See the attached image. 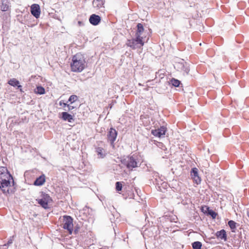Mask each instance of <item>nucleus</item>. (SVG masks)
<instances>
[{
	"instance_id": "nucleus-26",
	"label": "nucleus",
	"mask_w": 249,
	"mask_h": 249,
	"mask_svg": "<svg viewBox=\"0 0 249 249\" xmlns=\"http://www.w3.org/2000/svg\"><path fill=\"white\" fill-rule=\"evenodd\" d=\"M122 189V184L120 182L116 183V189L117 191H121Z\"/></svg>"
},
{
	"instance_id": "nucleus-21",
	"label": "nucleus",
	"mask_w": 249,
	"mask_h": 249,
	"mask_svg": "<svg viewBox=\"0 0 249 249\" xmlns=\"http://www.w3.org/2000/svg\"><path fill=\"white\" fill-rule=\"evenodd\" d=\"M201 243L199 241L195 242L192 244L193 249H201Z\"/></svg>"
},
{
	"instance_id": "nucleus-10",
	"label": "nucleus",
	"mask_w": 249,
	"mask_h": 249,
	"mask_svg": "<svg viewBox=\"0 0 249 249\" xmlns=\"http://www.w3.org/2000/svg\"><path fill=\"white\" fill-rule=\"evenodd\" d=\"M117 135V132L116 130L113 128H111L107 134V138L108 141L110 142L111 144H112L115 141Z\"/></svg>"
},
{
	"instance_id": "nucleus-17",
	"label": "nucleus",
	"mask_w": 249,
	"mask_h": 249,
	"mask_svg": "<svg viewBox=\"0 0 249 249\" xmlns=\"http://www.w3.org/2000/svg\"><path fill=\"white\" fill-rule=\"evenodd\" d=\"M216 235L218 238L221 239H224V240H226V233L225 231L224 230L217 231L216 233Z\"/></svg>"
},
{
	"instance_id": "nucleus-15",
	"label": "nucleus",
	"mask_w": 249,
	"mask_h": 249,
	"mask_svg": "<svg viewBox=\"0 0 249 249\" xmlns=\"http://www.w3.org/2000/svg\"><path fill=\"white\" fill-rule=\"evenodd\" d=\"M45 181V178L44 175L41 176L36 179L34 184L36 186L42 185Z\"/></svg>"
},
{
	"instance_id": "nucleus-2",
	"label": "nucleus",
	"mask_w": 249,
	"mask_h": 249,
	"mask_svg": "<svg viewBox=\"0 0 249 249\" xmlns=\"http://www.w3.org/2000/svg\"><path fill=\"white\" fill-rule=\"evenodd\" d=\"M71 71L73 72H80L86 67L84 56L81 53H77L72 58L71 64Z\"/></svg>"
},
{
	"instance_id": "nucleus-32",
	"label": "nucleus",
	"mask_w": 249,
	"mask_h": 249,
	"mask_svg": "<svg viewBox=\"0 0 249 249\" xmlns=\"http://www.w3.org/2000/svg\"><path fill=\"white\" fill-rule=\"evenodd\" d=\"M11 243H12V241H8V244H11Z\"/></svg>"
},
{
	"instance_id": "nucleus-29",
	"label": "nucleus",
	"mask_w": 249,
	"mask_h": 249,
	"mask_svg": "<svg viewBox=\"0 0 249 249\" xmlns=\"http://www.w3.org/2000/svg\"><path fill=\"white\" fill-rule=\"evenodd\" d=\"M59 104L60 106H63L64 107H66L67 105V104L65 103L63 101H60Z\"/></svg>"
},
{
	"instance_id": "nucleus-23",
	"label": "nucleus",
	"mask_w": 249,
	"mask_h": 249,
	"mask_svg": "<svg viewBox=\"0 0 249 249\" xmlns=\"http://www.w3.org/2000/svg\"><path fill=\"white\" fill-rule=\"evenodd\" d=\"M178 64H180L181 65H182V67H181V69L182 71H183L186 74H188L189 71V69L187 66V65L186 63L184 65V64L182 63H178Z\"/></svg>"
},
{
	"instance_id": "nucleus-11",
	"label": "nucleus",
	"mask_w": 249,
	"mask_h": 249,
	"mask_svg": "<svg viewBox=\"0 0 249 249\" xmlns=\"http://www.w3.org/2000/svg\"><path fill=\"white\" fill-rule=\"evenodd\" d=\"M89 21L91 24L97 25L100 22L101 18L98 15L92 14L90 16Z\"/></svg>"
},
{
	"instance_id": "nucleus-30",
	"label": "nucleus",
	"mask_w": 249,
	"mask_h": 249,
	"mask_svg": "<svg viewBox=\"0 0 249 249\" xmlns=\"http://www.w3.org/2000/svg\"><path fill=\"white\" fill-rule=\"evenodd\" d=\"M78 23L79 26H81V25H83L82 22L81 21H78Z\"/></svg>"
},
{
	"instance_id": "nucleus-14",
	"label": "nucleus",
	"mask_w": 249,
	"mask_h": 249,
	"mask_svg": "<svg viewBox=\"0 0 249 249\" xmlns=\"http://www.w3.org/2000/svg\"><path fill=\"white\" fill-rule=\"evenodd\" d=\"M191 176L195 180V181L197 184H199L200 183L201 179L200 178L198 177L197 170L196 168H193L191 172Z\"/></svg>"
},
{
	"instance_id": "nucleus-9",
	"label": "nucleus",
	"mask_w": 249,
	"mask_h": 249,
	"mask_svg": "<svg viewBox=\"0 0 249 249\" xmlns=\"http://www.w3.org/2000/svg\"><path fill=\"white\" fill-rule=\"evenodd\" d=\"M166 131V129L164 126H161L159 129L152 130L151 133L155 136L160 138L165 135Z\"/></svg>"
},
{
	"instance_id": "nucleus-7",
	"label": "nucleus",
	"mask_w": 249,
	"mask_h": 249,
	"mask_svg": "<svg viewBox=\"0 0 249 249\" xmlns=\"http://www.w3.org/2000/svg\"><path fill=\"white\" fill-rule=\"evenodd\" d=\"M148 33L144 30L142 25L141 23H138L137 25V30L135 34V36L146 39L148 37Z\"/></svg>"
},
{
	"instance_id": "nucleus-13",
	"label": "nucleus",
	"mask_w": 249,
	"mask_h": 249,
	"mask_svg": "<svg viewBox=\"0 0 249 249\" xmlns=\"http://www.w3.org/2000/svg\"><path fill=\"white\" fill-rule=\"evenodd\" d=\"M95 149L98 158H104L106 156L107 152L104 148L98 147H96Z\"/></svg>"
},
{
	"instance_id": "nucleus-12",
	"label": "nucleus",
	"mask_w": 249,
	"mask_h": 249,
	"mask_svg": "<svg viewBox=\"0 0 249 249\" xmlns=\"http://www.w3.org/2000/svg\"><path fill=\"white\" fill-rule=\"evenodd\" d=\"M61 118L65 121H68L69 123H71L74 121L73 116L67 112H63L61 113Z\"/></svg>"
},
{
	"instance_id": "nucleus-18",
	"label": "nucleus",
	"mask_w": 249,
	"mask_h": 249,
	"mask_svg": "<svg viewBox=\"0 0 249 249\" xmlns=\"http://www.w3.org/2000/svg\"><path fill=\"white\" fill-rule=\"evenodd\" d=\"M94 7L100 8L102 7L104 3L103 0H94L92 2Z\"/></svg>"
},
{
	"instance_id": "nucleus-31",
	"label": "nucleus",
	"mask_w": 249,
	"mask_h": 249,
	"mask_svg": "<svg viewBox=\"0 0 249 249\" xmlns=\"http://www.w3.org/2000/svg\"><path fill=\"white\" fill-rule=\"evenodd\" d=\"M247 215L249 217V211L247 212Z\"/></svg>"
},
{
	"instance_id": "nucleus-24",
	"label": "nucleus",
	"mask_w": 249,
	"mask_h": 249,
	"mask_svg": "<svg viewBox=\"0 0 249 249\" xmlns=\"http://www.w3.org/2000/svg\"><path fill=\"white\" fill-rule=\"evenodd\" d=\"M171 83L173 86H174L175 87H178L180 85V81L177 79H175L174 78H173L171 80Z\"/></svg>"
},
{
	"instance_id": "nucleus-5",
	"label": "nucleus",
	"mask_w": 249,
	"mask_h": 249,
	"mask_svg": "<svg viewBox=\"0 0 249 249\" xmlns=\"http://www.w3.org/2000/svg\"><path fill=\"white\" fill-rule=\"evenodd\" d=\"M62 227L67 230L70 234H71L73 230V219L70 216L65 215L63 217Z\"/></svg>"
},
{
	"instance_id": "nucleus-6",
	"label": "nucleus",
	"mask_w": 249,
	"mask_h": 249,
	"mask_svg": "<svg viewBox=\"0 0 249 249\" xmlns=\"http://www.w3.org/2000/svg\"><path fill=\"white\" fill-rule=\"evenodd\" d=\"M52 201L50 196L47 194H43L42 198L38 200V203L44 209L49 208L48 204Z\"/></svg>"
},
{
	"instance_id": "nucleus-1",
	"label": "nucleus",
	"mask_w": 249,
	"mask_h": 249,
	"mask_svg": "<svg viewBox=\"0 0 249 249\" xmlns=\"http://www.w3.org/2000/svg\"><path fill=\"white\" fill-rule=\"evenodd\" d=\"M13 182V177L4 167H0V188L3 193L9 192V188L11 181Z\"/></svg>"
},
{
	"instance_id": "nucleus-4",
	"label": "nucleus",
	"mask_w": 249,
	"mask_h": 249,
	"mask_svg": "<svg viewBox=\"0 0 249 249\" xmlns=\"http://www.w3.org/2000/svg\"><path fill=\"white\" fill-rule=\"evenodd\" d=\"M122 163L124 164L129 169L132 170L133 168L138 166L139 162L133 156L127 157L121 160Z\"/></svg>"
},
{
	"instance_id": "nucleus-22",
	"label": "nucleus",
	"mask_w": 249,
	"mask_h": 249,
	"mask_svg": "<svg viewBox=\"0 0 249 249\" xmlns=\"http://www.w3.org/2000/svg\"><path fill=\"white\" fill-rule=\"evenodd\" d=\"M9 6L7 2H4L2 1V4L1 5V10L2 11H7L9 10Z\"/></svg>"
},
{
	"instance_id": "nucleus-8",
	"label": "nucleus",
	"mask_w": 249,
	"mask_h": 249,
	"mask_svg": "<svg viewBox=\"0 0 249 249\" xmlns=\"http://www.w3.org/2000/svg\"><path fill=\"white\" fill-rule=\"evenodd\" d=\"M31 14L36 18H38L40 14V7L37 4H34L31 7Z\"/></svg>"
},
{
	"instance_id": "nucleus-16",
	"label": "nucleus",
	"mask_w": 249,
	"mask_h": 249,
	"mask_svg": "<svg viewBox=\"0 0 249 249\" xmlns=\"http://www.w3.org/2000/svg\"><path fill=\"white\" fill-rule=\"evenodd\" d=\"M8 83L13 87H17L18 89L21 88V86L19 85V82L16 78H12L10 79Z\"/></svg>"
},
{
	"instance_id": "nucleus-19",
	"label": "nucleus",
	"mask_w": 249,
	"mask_h": 249,
	"mask_svg": "<svg viewBox=\"0 0 249 249\" xmlns=\"http://www.w3.org/2000/svg\"><path fill=\"white\" fill-rule=\"evenodd\" d=\"M35 92L36 94H43L45 93V89L41 86H38L35 89Z\"/></svg>"
},
{
	"instance_id": "nucleus-28",
	"label": "nucleus",
	"mask_w": 249,
	"mask_h": 249,
	"mask_svg": "<svg viewBox=\"0 0 249 249\" xmlns=\"http://www.w3.org/2000/svg\"><path fill=\"white\" fill-rule=\"evenodd\" d=\"M209 213L213 217L215 218L216 217V214L215 212H214L212 210H210L209 212Z\"/></svg>"
},
{
	"instance_id": "nucleus-25",
	"label": "nucleus",
	"mask_w": 249,
	"mask_h": 249,
	"mask_svg": "<svg viewBox=\"0 0 249 249\" xmlns=\"http://www.w3.org/2000/svg\"><path fill=\"white\" fill-rule=\"evenodd\" d=\"M78 97L76 95H72L70 97L68 101L70 102L71 104H72L75 101H76Z\"/></svg>"
},
{
	"instance_id": "nucleus-20",
	"label": "nucleus",
	"mask_w": 249,
	"mask_h": 249,
	"mask_svg": "<svg viewBox=\"0 0 249 249\" xmlns=\"http://www.w3.org/2000/svg\"><path fill=\"white\" fill-rule=\"evenodd\" d=\"M236 223L232 220H230L228 222V225L232 232L235 231V230L236 229Z\"/></svg>"
},
{
	"instance_id": "nucleus-3",
	"label": "nucleus",
	"mask_w": 249,
	"mask_h": 249,
	"mask_svg": "<svg viewBox=\"0 0 249 249\" xmlns=\"http://www.w3.org/2000/svg\"><path fill=\"white\" fill-rule=\"evenodd\" d=\"M148 39V37L146 39L138 37L135 36V37L131 39H128L126 45L132 49H136L141 48L144 45V43Z\"/></svg>"
},
{
	"instance_id": "nucleus-27",
	"label": "nucleus",
	"mask_w": 249,
	"mask_h": 249,
	"mask_svg": "<svg viewBox=\"0 0 249 249\" xmlns=\"http://www.w3.org/2000/svg\"><path fill=\"white\" fill-rule=\"evenodd\" d=\"M67 107V109H64L66 111H71V110L74 108V107L73 106H71L70 105H68L66 106Z\"/></svg>"
}]
</instances>
